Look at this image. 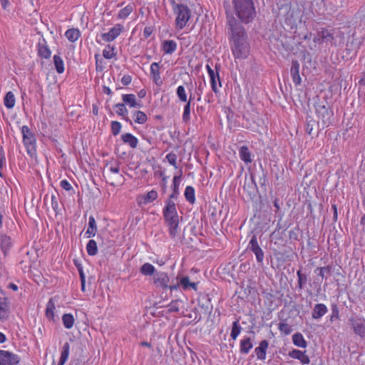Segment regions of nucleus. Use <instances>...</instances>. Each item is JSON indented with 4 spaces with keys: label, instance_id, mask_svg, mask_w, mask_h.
Segmentation results:
<instances>
[{
    "label": "nucleus",
    "instance_id": "obj_1",
    "mask_svg": "<svg viewBox=\"0 0 365 365\" xmlns=\"http://www.w3.org/2000/svg\"><path fill=\"white\" fill-rule=\"evenodd\" d=\"M230 46L234 56L237 58H246L250 53L247 35L244 26L232 15H227Z\"/></svg>",
    "mask_w": 365,
    "mask_h": 365
},
{
    "label": "nucleus",
    "instance_id": "obj_2",
    "mask_svg": "<svg viewBox=\"0 0 365 365\" xmlns=\"http://www.w3.org/2000/svg\"><path fill=\"white\" fill-rule=\"evenodd\" d=\"M235 12L244 24H249L256 16L252 0H232Z\"/></svg>",
    "mask_w": 365,
    "mask_h": 365
},
{
    "label": "nucleus",
    "instance_id": "obj_3",
    "mask_svg": "<svg viewBox=\"0 0 365 365\" xmlns=\"http://www.w3.org/2000/svg\"><path fill=\"white\" fill-rule=\"evenodd\" d=\"M170 4L176 16L175 27L178 29H182L191 17V11L187 5L176 4L175 0H170Z\"/></svg>",
    "mask_w": 365,
    "mask_h": 365
},
{
    "label": "nucleus",
    "instance_id": "obj_4",
    "mask_svg": "<svg viewBox=\"0 0 365 365\" xmlns=\"http://www.w3.org/2000/svg\"><path fill=\"white\" fill-rule=\"evenodd\" d=\"M314 108L318 118V124L321 123L323 128L328 127L331 123L333 112L330 110L327 102L324 101L315 102Z\"/></svg>",
    "mask_w": 365,
    "mask_h": 365
},
{
    "label": "nucleus",
    "instance_id": "obj_5",
    "mask_svg": "<svg viewBox=\"0 0 365 365\" xmlns=\"http://www.w3.org/2000/svg\"><path fill=\"white\" fill-rule=\"evenodd\" d=\"M21 133L23 136V142L28 154L30 156L34 155L36 152L35 135L27 125L22 126Z\"/></svg>",
    "mask_w": 365,
    "mask_h": 365
},
{
    "label": "nucleus",
    "instance_id": "obj_6",
    "mask_svg": "<svg viewBox=\"0 0 365 365\" xmlns=\"http://www.w3.org/2000/svg\"><path fill=\"white\" fill-rule=\"evenodd\" d=\"M348 324L355 334L365 339V319L357 316L351 317L349 319Z\"/></svg>",
    "mask_w": 365,
    "mask_h": 365
},
{
    "label": "nucleus",
    "instance_id": "obj_7",
    "mask_svg": "<svg viewBox=\"0 0 365 365\" xmlns=\"http://www.w3.org/2000/svg\"><path fill=\"white\" fill-rule=\"evenodd\" d=\"M247 249L255 254L257 263L261 265L263 264L264 254L258 243L255 235H252V237H251L249 242Z\"/></svg>",
    "mask_w": 365,
    "mask_h": 365
},
{
    "label": "nucleus",
    "instance_id": "obj_8",
    "mask_svg": "<svg viewBox=\"0 0 365 365\" xmlns=\"http://www.w3.org/2000/svg\"><path fill=\"white\" fill-rule=\"evenodd\" d=\"M20 358L17 354L9 351L0 350V365H16Z\"/></svg>",
    "mask_w": 365,
    "mask_h": 365
},
{
    "label": "nucleus",
    "instance_id": "obj_9",
    "mask_svg": "<svg viewBox=\"0 0 365 365\" xmlns=\"http://www.w3.org/2000/svg\"><path fill=\"white\" fill-rule=\"evenodd\" d=\"M123 30V26L118 24L111 28L108 33H103L101 35V38L105 42H110L115 40Z\"/></svg>",
    "mask_w": 365,
    "mask_h": 365
},
{
    "label": "nucleus",
    "instance_id": "obj_10",
    "mask_svg": "<svg viewBox=\"0 0 365 365\" xmlns=\"http://www.w3.org/2000/svg\"><path fill=\"white\" fill-rule=\"evenodd\" d=\"M168 227L169 235L172 238H175L178 232L179 216H170L164 218Z\"/></svg>",
    "mask_w": 365,
    "mask_h": 365
},
{
    "label": "nucleus",
    "instance_id": "obj_11",
    "mask_svg": "<svg viewBox=\"0 0 365 365\" xmlns=\"http://www.w3.org/2000/svg\"><path fill=\"white\" fill-rule=\"evenodd\" d=\"M38 54L40 57L48 59L51 57V52L44 38L39 39L38 43Z\"/></svg>",
    "mask_w": 365,
    "mask_h": 365
},
{
    "label": "nucleus",
    "instance_id": "obj_12",
    "mask_svg": "<svg viewBox=\"0 0 365 365\" xmlns=\"http://www.w3.org/2000/svg\"><path fill=\"white\" fill-rule=\"evenodd\" d=\"M170 279L165 272L156 273L154 277V283L163 289H167L169 287Z\"/></svg>",
    "mask_w": 365,
    "mask_h": 365
},
{
    "label": "nucleus",
    "instance_id": "obj_13",
    "mask_svg": "<svg viewBox=\"0 0 365 365\" xmlns=\"http://www.w3.org/2000/svg\"><path fill=\"white\" fill-rule=\"evenodd\" d=\"M163 213L164 218L170 216L178 215L174 200H166L165 206L163 210Z\"/></svg>",
    "mask_w": 365,
    "mask_h": 365
},
{
    "label": "nucleus",
    "instance_id": "obj_14",
    "mask_svg": "<svg viewBox=\"0 0 365 365\" xmlns=\"http://www.w3.org/2000/svg\"><path fill=\"white\" fill-rule=\"evenodd\" d=\"M12 246L11 239L6 235H0V248L4 257L8 255L9 250Z\"/></svg>",
    "mask_w": 365,
    "mask_h": 365
},
{
    "label": "nucleus",
    "instance_id": "obj_15",
    "mask_svg": "<svg viewBox=\"0 0 365 365\" xmlns=\"http://www.w3.org/2000/svg\"><path fill=\"white\" fill-rule=\"evenodd\" d=\"M269 346L268 341L264 339L260 341L259 346L255 349V352L258 359L264 360L266 359V353Z\"/></svg>",
    "mask_w": 365,
    "mask_h": 365
},
{
    "label": "nucleus",
    "instance_id": "obj_16",
    "mask_svg": "<svg viewBox=\"0 0 365 365\" xmlns=\"http://www.w3.org/2000/svg\"><path fill=\"white\" fill-rule=\"evenodd\" d=\"M289 355L293 359L299 360L302 364H309L310 363V359L306 354L305 351H302L298 349H293L292 351H289Z\"/></svg>",
    "mask_w": 365,
    "mask_h": 365
},
{
    "label": "nucleus",
    "instance_id": "obj_17",
    "mask_svg": "<svg viewBox=\"0 0 365 365\" xmlns=\"http://www.w3.org/2000/svg\"><path fill=\"white\" fill-rule=\"evenodd\" d=\"M290 73L295 85H299L302 82L301 77L299 76V63L296 60L292 61V62Z\"/></svg>",
    "mask_w": 365,
    "mask_h": 365
},
{
    "label": "nucleus",
    "instance_id": "obj_18",
    "mask_svg": "<svg viewBox=\"0 0 365 365\" xmlns=\"http://www.w3.org/2000/svg\"><path fill=\"white\" fill-rule=\"evenodd\" d=\"M253 348L252 340L250 336H245L240 340V352L242 354H247Z\"/></svg>",
    "mask_w": 365,
    "mask_h": 365
},
{
    "label": "nucleus",
    "instance_id": "obj_19",
    "mask_svg": "<svg viewBox=\"0 0 365 365\" xmlns=\"http://www.w3.org/2000/svg\"><path fill=\"white\" fill-rule=\"evenodd\" d=\"M103 176L107 178V182L112 186H117L123 184L125 178L122 174L110 175V173L104 174Z\"/></svg>",
    "mask_w": 365,
    "mask_h": 365
},
{
    "label": "nucleus",
    "instance_id": "obj_20",
    "mask_svg": "<svg viewBox=\"0 0 365 365\" xmlns=\"http://www.w3.org/2000/svg\"><path fill=\"white\" fill-rule=\"evenodd\" d=\"M159 63L157 62H154L150 66V73L153 80V82L158 85L160 86L163 83V81L160 78Z\"/></svg>",
    "mask_w": 365,
    "mask_h": 365
},
{
    "label": "nucleus",
    "instance_id": "obj_21",
    "mask_svg": "<svg viewBox=\"0 0 365 365\" xmlns=\"http://www.w3.org/2000/svg\"><path fill=\"white\" fill-rule=\"evenodd\" d=\"M327 312H328V309L325 304H317L313 309V312L312 313V317L314 319H319Z\"/></svg>",
    "mask_w": 365,
    "mask_h": 365
},
{
    "label": "nucleus",
    "instance_id": "obj_22",
    "mask_svg": "<svg viewBox=\"0 0 365 365\" xmlns=\"http://www.w3.org/2000/svg\"><path fill=\"white\" fill-rule=\"evenodd\" d=\"M181 175H182V174H180L178 176H177V175L174 176L173 182V192L171 195H170L169 197L167 200H173L178 199V195L180 194L179 185H180V182Z\"/></svg>",
    "mask_w": 365,
    "mask_h": 365
},
{
    "label": "nucleus",
    "instance_id": "obj_23",
    "mask_svg": "<svg viewBox=\"0 0 365 365\" xmlns=\"http://www.w3.org/2000/svg\"><path fill=\"white\" fill-rule=\"evenodd\" d=\"M177 49V43L173 40H165L162 43V50L165 54H172Z\"/></svg>",
    "mask_w": 365,
    "mask_h": 365
},
{
    "label": "nucleus",
    "instance_id": "obj_24",
    "mask_svg": "<svg viewBox=\"0 0 365 365\" xmlns=\"http://www.w3.org/2000/svg\"><path fill=\"white\" fill-rule=\"evenodd\" d=\"M97 232V225L93 216H90L88 219V227L85 233L87 238L94 237Z\"/></svg>",
    "mask_w": 365,
    "mask_h": 365
},
{
    "label": "nucleus",
    "instance_id": "obj_25",
    "mask_svg": "<svg viewBox=\"0 0 365 365\" xmlns=\"http://www.w3.org/2000/svg\"><path fill=\"white\" fill-rule=\"evenodd\" d=\"M9 316L7 298L0 297V320L6 319Z\"/></svg>",
    "mask_w": 365,
    "mask_h": 365
},
{
    "label": "nucleus",
    "instance_id": "obj_26",
    "mask_svg": "<svg viewBox=\"0 0 365 365\" xmlns=\"http://www.w3.org/2000/svg\"><path fill=\"white\" fill-rule=\"evenodd\" d=\"M239 155L240 159L246 164L250 163L252 161L251 153L247 145H243L240 148Z\"/></svg>",
    "mask_w": 365,
    "mask_h": 365
},
{
    "label": "nucleus",
    "instance_id": "obj_27",
    "mask_svg": "<svg viewBox=\"0 0 365 365\" xmlns=\"http://www.w3.org/2000/svg\"><path fill=\"white\" fill-rule=\"evenodd\" d=\"M123 143L128 144L132 148H135L138 145V140L130 133H124L121 135Z\"/></svg>",
    "mask_w": 365,
    "mask_h": 365
},
{
    "label": "nucleus",
    "instance_id": "obj_28",
    "mask_svg": "<svg viewBox=\"0 0 365 365\" xmlns=\"http://www.w3.org/2000/svg\"><path fill=\"white\" fill-rule=\"evenodd\" d=\"M122 99L124 103L128 105L131 108H139L140 105L136 102L134 94H123Z\"/></svg>",
    "mask_w": 365,
    "mask_h": 365
},
{
    "label": "nucleus",
    "instance_id": "obj_29",
    "mask_svg": "<svg viewBox=\"0 0 365 365\" xmlns=\"http://www.w3.org/2000/svg\"><path fill=\"white\" fill-rule=\"evenodd\" d=\"M115 107L117 108V110H116L117 114L120 116H123V119L126 122L131 124L132 122H131L130 119L129 118V117L128 116V110L125 108V104L124 103H117L115 105Z\"/></svg>",
    "mask_w": 365,
    "mask_h": 365
},
{
    "label": "nucleus",
    "instance_id": "obj_30",
    "mask_svg": "<svg viewBox=\"0 0 365 365\" xmlns=\"http://www.w3.org/2000/svg\"><path fill=\"white\" fill-rule=\"evenodd\" d=\"M70 352V344L68 342L64 343L62 347V351L59 359L58 365H63L68 360Z\"/></svg>",
    "mask_w": 365,
    "mask_h": 365
},
{
    "label": "nucleus",
    "instance_id": "obj_31",
    "mask_svg": "<svg viewBox=\"0 0 365 365\" xmlns=\"http://www.w3.org/2000/svg\"><path fill=\"white\" fill-rule=\"evenodd\" d=\"M292 341L295 346L301 348H305L307 343L301 333H296L292 336Z\"/></svg>",
    "mask_w": 365,
    "mask_h": 365
},
{
    "label": "nucleus",
    "instance_id": "obj_32",
    "mask_svg": "<svg viewBox=\"0 0 365 365\" xmlns=\"http://www.w3.org/2000/svg\"><path fill=\"white\" fill-rule=\"evenodd\" d=\"M65 36L71 42H75L80 36V31L77 29H69L66 31Z\"/></svg>",
    "mask_w": 365,
    "mask_h": 365
},
{
    "label": "nucleus",
    "instance_id": "obj_33",
    "mask_svg": "<svg viewBox=\"0 0 365 365\" xmlns=\"http://www.w3.org/2000/svg\"><path fill=\"white\" fill-rule=\"evenodd\" d=\"M297 275L298 277V288L299 290H302L307 283L308 277L305 273L302 272V269L297 272Z\"/></svg>",
    "mask_w": 365,
    "mask_h": 365
},
{
    "label": "nucleus",
    "instance_id": "obj_34",
    "mask_svg": "<svg viewBox=\"0 0 365 365\" xmlns=\"http://www.w3.org/2000/svg\"><path fill=\"white\" fill-rule=\"evenodd\" d=\"M4 106L9 108H12L15 105V96L11 91L6 93L4 99Z\"/></svg>",
    "mask_w": 365,
    "mask_h": 365
},
{
    "label": "nucleus",
    "instance_id": "obj_35",
    "mask_svg": "<svg viewBox=\"0 0 365 365\" xmlns=\"http://www.w3.org/2000/svg\"><path fill=\"white\" fill-rule=\"evenodd\" d=\"M134 5L130 4L119 11L118 17L120 19H126L133 11Z\"/></svg>",
    "mask_w": 365,
    "mask_h": 365
},
{
    "label": "nucleus",
    "instance_id": "obj_36",
    "mask_svg": "<svg viewBox=\"0 0 365 365\" xmlns=\"http://www.w3.org/2000/svg\"><path fill=\"white\" fill-rule=\"evenodd\" d=\"M218 66L216 65L215 66V70H216V75L210 78V84H211V87H212V90L215 93H217L218 92V89H217V81H218L219 82V86L220 87H221V82H220V76H219V73H218Z\"/></svg>",
    "mask_w": 365,
    "mask_h": 365
},
{
    "label": "nucleus",
    "instance_id": "obj_37",
    "mask_svg": "<svg viewBox=\"0 0 365 365\" xmlns=\"http://www.w3.org/2000/svg\"><path fill=\"white\" fill-rule=\"evenodd\" d=\"M185 197L191 204L195 202V189L192 186H187L185 190Z\"/></svg>",
    "mask_w": 365,
    "mask_h": 365
},
{
    "label": "nucleus",
    "instance_id": "obj_38",
    "mask_svg": "<svg viewBox=\"0 0 365 365\" xmlns=\"http://www.w3.org/2000/svg\"><path fill=\"white\" fill-rule=\"evenodd\" d=\"M53 63L55 66V68L58 73H62L64 71V63L61 58V56L58 55L53 56Z\"/></svg>",
    "mask_w": 365,
    "mask_h": 365
},
{
    "label": "nucleus",
    "instance_id": "obj_39",
    "mask_svg": "<svg viewBox=\"0 0 365 365\" xmlns=\"http://www.w3.org/2000/svg\"><path fill=\"white\" fill-rule=\"evenodd\" d=\"M88 255L94 256L98 253L97 243L94 240H90L86 245Z\"/></svg>",
    "mask_w": 365,
    "mask_h": 365
},
{
    "label": "nucleus",
    "instance_id": "obj_40",
    "mask_svg": "<svg viewBox=\"0 0 365 365\" xmlns=\"http://www.w3.org/2000/svg\"><path fill=\"white\" fill-rule=\"evenodd\" d=\"M242 330V327L239 323V320H236L232 323V330L230 333V336L233 340H235L237 337L239 336Z\"/></svg>",
    "mask_w": 365,
    "mask_h": 365
},
{
    "label": "nucleus",
    "instance_id": "obj_41",
    "mask_svg": "<svg viewBox=\"0 0 365 365\" xmlns=\"http://www.w3.org/2000/svg\"><path fill=\"white\" fill-rule=\"evenodd\" d=\"M155 269L153 265L150 263H145L140 267V272L143 275L150 276L155 273Z\"/></svg>",
    "mask_w": 365,
    "mask_h": 365
},
{
    "label": "nucleus",
    "instance_id": "obj_42",
    "mask_svg": "<svg viewBox=\"0 0 365 365\" xmlns=\"http://www.w3.org/2000/svg\"><path fill=\"white\" fill-rule=\"evenodd\" d=\"M62 321L66 329H71L74 324V317L71 314H64L62 317Z\"/></svg>",
    "mask_w": 365,
    "mask_h": 365
},
{
    "label": "nucleus",
    "instance_id": "obj_43",
    "mask_svg": "<svg viewBox=\"0 0 365 365\" xmlns=\"http://www.w3.org/2000/svg\"><path fill=\"white\" fill-rule=\"evenodd\" d=\"M54 309L55 304L52 299H50L47 303L46 309V316L49 319H53L54 318Z\"/></svg>",
    "mask_w": 365,
    "mask_h": 365
},
{
    "label": "nucleus",
    "instance_id": "obj_44",
    "mask_svg": "<svg viewBox=\"0 0 365 365\" xmlns=\"http://www.w3.org/2000/svg\"><path fill=\"white\" fill-rule=\"evenodd\" d=\"M134 121L139 124H143L147 121L148 117L146 114L141 111V110H137L135 111L133 113Z\"/></svg>",
    "mask_w": 365,
    "mask_h": 365
},
{
    "label": "nucleus",
    "instance_id": "obj_45",
    "mask_svg": "<svg viewBox=\"0 0 365 365\" xmlns=\"http://www.w3.org/2000/svg\"><path fill=\"white\" fill-rule=\"evenodd\" d=\"M323 5L322 0H313L311 4V9L313 14L320 15L322 11V6Z\"/></svg>",
    "mask_w": 365,
    "mask_h": 365
},
{
    "label": "nucleus",
    "instance_id": "obj_46",
    "mask_svg": "<svg viewBox=\"0 0 365 365\" xmlns=\"http://www.w3.org/2000/svg\"><path fill=\"white\" fill-rule=\"evenodd\" d=\"M319 33L321 35V39L324 42H330L334 39L333 34L328 29H322Z\"/></svg>",
    "mask_w": 365,
    "mask_h": 365
},
{
    "label": "nucleus",
    "instance_id": "obj_47",
    "mask_svg": "<svg viewBox=\"0 0 365 365\" xmlns=\"http://www.w3.org/2000/svg\"><path fill=\"white\" fill-rule=\"evenodd\" d=\"M158 197V192L155 190H151L148 192L143 197V203L148 204L154 201Z\"/></svg>",
    "mask_w": 365,
    "mask_h": 365
},
{
    "label": "nucleus",
    "instance_id": "obj_48",
    "mask_svg": "<svg viewBox=\"0 0 365 365\" xmlns=\"http://www.w3.org/2000/svg\"><path fill=\"white\" fill-rule=\"evenodd\" d=\"M187 103L184 106V110L182 113V120L185 123H187L190 119V102H186Z\"/></svg>",
    "mask_w": 365,
    "mask_h": 365
},
{
    "label": "nucleus",
    "instance_id": "obj_49",
    "mask_svg": "<svg viewBox=\"0 0 365 365\" xmlns=\"http://www.w3.org/2000/svg\"><path fill=\"white\" fill-rule=\"evenodd\" d=\"M278 328L282 333H284L286 335L291 334V332L292 331V327L285 322L279 323Z\"/></svg>",
    "mask_w": 365,
    "mask_h": 365
},
{
    "label": "nucleus",
    "instance_id": "obj_50",
    "mask_svg": "<svg viewBox=\"0 0 365 365\" xmlns=\"http://www.w3.org/2000/svg\"><path fill=\"white\" fill-rule=\"evenodd\" d=\"M176 93L180 101L187 102V94L184 86H179L177 88Z\"/></svg>",
    "mask_w": 365,
    "mask_h": 365
},
{
    "label": "nucleus",
    "instance_id": "obj_51",
    "mask_svg": "<svg viewBox=\"0 0 365 365\" xmlns=\"http://www.w3.org/2000/svg\"><path fill=\"white\" fill-rule=\"evenodd\" d=\"M51 207H52L53 211L55 212V215H58L60 213L61 209L59 207L57 197L54 194H52L51 196Z\"/></svg>",
    "mask_w": 365,
    "mask_h": 365
},
{
    "label": "nucleus",
    "instance_id": "obj_52",
    "mask_svg": "<svg viewBox=\"0 0 365 365\" xmlns=\"http://www.w3.org/2000/svg\"><path fill=\"white\" fill-rule=\"evenodd\" d=\"M339 318V310L336 304H331V315L330 317V321L333 322Z\"/></svg>",
    "mask_w": 365,
    "mask_h": 365
},
{
    "label": "nucleus",
    "instance_id": "obj_53",
    "mask_svg": "<svg viewBox=\"0 0 365 365\" xmlns=\"http://www.w3.org/2000/svg\"><path fill=\"white\" fill-rule=\"evenodd\" d=\"M317 269H319V272L318 274L319 276H320L322 278L326 277L325 275H330L331 273L332 267L330 265H328L327 267L317 268Z\"/></svg>",
    "mask_w": 365,
    "mask_h": 365
},
{
    "label": "nucleus",
    "instance_id": "obj_54",
    "mask_svg": "<svg viewBox=\"0 0 365 365\" xmlns=\"http://www.w3.org/2000/svg\"><path fill=\"white\" fill-rule=\"evenodd\" d=\"M315 123H316V122L314 120H313V119L309 120L308 118H307L306 125H305V131L307 134H309V135L312 134V132L314 129Z\"/></svg>",
    "mask_w": 365,
    "mask_h": 365
},
{
    "label": "nucleus",
    "instance_id": "obj_55",
    "mask_svg": "<svg viewBox=\"0 0 365 365\" xmlns=\"http://www.w3.org/2000/svg\"><path fill=\"white\" fill-rule=\"evenodd\" d=\"M210 302V299L208 297V296H203L201 299L198 300V304L201 307L205 308L206 310H208Z\"/></svg>",
    "mask_w": 365,
    "mask_h": 365
},
{
    "label": "nucleus",
    "instance_id": "obj_56",
    "mask_svg": "<svg viewBox=\"0 0 365 365\" xmlns=\"http://www.w3.org/2000/svg\"><path fill=\"white\" fill-rule=\"evenodd\" d=\"M106 173H110V175L112 174H118L120 173V165L119 163L115 162V165H111L108 168V170L106 171Z\"/></svg>",
    "mask_w": 365,
    "mask_h": 365
},
{
    "label": "nucleus",
    "instance_id": "obj_57",
    "mask_svg": "<svg viewBox=\"0 0 365 365\" xmlns=\"http://www.w3.org/2000/svg\"><path fill=\"white\" fill-rule=\"evenodd\" d=\"M121 129V124L118 121L111 122V130L113 135L119 134Z\"/></svg>",
    "mask_w": 365,
    "mask_h": 365
},
{
    "label": "nucleus",
    "instance_id": "obj_58",
    "mask_svg": "<svg viewBox=\"0 0 365 365\" xmlns=\"http://www.w3.org/2000/svg\"><path fill=\"white\" fill-rule=\"evenodd\" d=\"M166 159L169 162V163L173 165L175 168H178L177 166V155L174 153H170L166 155Z\"/></svg>",
    "mask_w": 365,
    "mask_h": 365
},
{
    "label": "nucleus",
    "instance_id": "obj_59",
    "mask_svg": "<svg viewBox=\"0 0 365 365\" xmlns=\"http://www.w3.org/2000/svg\"><path fill=\"white\" fill-rule=\"evenodd\" d=\"M179 302H180V300L172 301L168 306V312H179V307H178Z\"/></svg>",
    "mask_w": 365,
    "mask_h": 365
},
{
    "label": "nucleus",
    "instance_id": "obj_60",
    "mask_svg": "<svg viewBox=\"0 0 365 365\" xmlns=\"http://www.w3.org/2000/svg\"><path fill=\"white\" fill-rule=\"evenodd\" d=\"M190 283V278L187 276L182 277L180 279V284L183 288V289L186 290L189 289V284Z\"/></svg>",
    "mask_w": 365,
    "mask_h": 365
},
{
    "label": "nucleus",
    "instance_id": "obj_61",
    "mask_svg": "<svg viewBox=\"0 0 365 365\" xmlns=\"http://www.w3.org/2000/svg\"><path fill=\"white\" fill-rule=\"evenodd\" d=\"M60 185H61V187L63 189H64V190H67V191H69V190H71L72 189V186H71V184H70V182H69L68 180H61V182H60Z\"/></svg>",
    "mask_w": 365,
    "mask_h": 365
},
{
    "label": "nucleus",
    "instance_id": "obj_62",
    "mask_svg": "<svg viewBox=\"0 0 365 365\" xmlns=\"http://www.w3.org/2000/svg\"><path fill=\"white\" fill-rule=\"evenodd\" d=\"M132 77L130 75H125L121 78V83L124 86H128L131 83Z\"/></svg>",
    "mask_w": 365,
    "mask_h": 365
},
{
    "label": "nucleus",
    "instance_id": "obj_63",
    "mask_svg": "<svg viewBox=\"0 0 365 365\" xmlns=\"http://www.w3.org/2000/svg\"><path fill=\"white\" fill-rule=\"evenodd\" d=\"M357 17L361 20L365 21V7H361L357 12Z\"/></svg>",
    "mask_w": 365,
    "mask_h": 365
},
{
    "label": "nucleus",
    "instance_id": "obj_64",
    "mask_svg": "<svg viewBox=\"0 0 365 365\" xmlns=\"http://www.w3.org/2000/svg\"><path fill=\"white\" fill-rule=\"evenodd\" d=\"M153 32V29L150 26H146L143 30V36L145 38H148Z\"/></svg>",
    "mask_w": 365,
    "mask_h": 365
}]
</instances>
